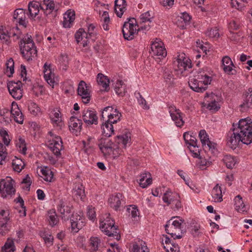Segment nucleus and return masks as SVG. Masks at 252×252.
<instances>
[{
    "instance_id": "obj_53",
    "label": "nucleus",
    "mask_w": 252,
    "mask_h": 252,
    "mask_svg": "<svg viewBox=\"0 0 252 252\" xmlns=\"http://www.w3.org/2000/svg\"><path fill=\"white\" fill-rule=\"evenodd\" d=\"M163 76L165 81L167 83H170L171 79L173 78V75L171 69L166 67L163 68Z\"/></svg>"
},
{
    "instance_id": "obj_39",
    "label": "nucleus",
    "mask_w": 252,
    "mask_h": 252,
    "mask_svg": "<svg viewBox=\"0 0 252 252\" xmlns=\"http://www.w3.org/2000/svg\"><path fill=\"white\" fill-rule=\"evenodd\" d=\"M238 133L243 143L249 145L252 142V130L248 132L241 131Z\"/></svg>"
},
{
    "instance_id": "obj_19",
    "label": "nucleus",
    "mask_w": 252,
    "mask_h": 252,
    "mask_svg": "<svg viewBox=\"0 0 252 252\" xmlns=\"http://www.w3.org/2000/svg\"><path fill=\"white\" fill-rule=\"evenodd\" d=\"M240 111L246 112L252 109V88H249L243 95V101L240 105Z\"/></svg>"
},
{
    "instance_id": "obj_5",
    "label": "nucleus",
    "mask_w": 252,
    "mask_h": 252,
    "mask_svg": "<svg viewBox=\"0 0 252 252\" xmlns=\"http://www.w3.org/2000/svg\"><path fill=\"white\" fill-rule=\"evenodd\" d=\"M184 220L179 217H174L165 225V231L174 239H180L182 237V223Z\"/></svg>"
},
{
    "instance_id": "obj_51",
    "label": "nucleus",
    "mask_w": 252,
    "mask_h": 252,
    "mask_svg": "<svg viewBox=\"0 0 252 252\" xmlns=\"http://www.w3.org/2000/svg\"><path fill=\"white\" fill-rule=\"evenodd\" d=\"M131 252H149V250L147 247L144 245L139 246L134 244L131 249Z\"/></svg>"
},
{
    "instance_id": "obj_35",
    "label": "nucleus",
    "mask_w": 252,
    "mask_h": 252,
    "mask_svg": "<svg viewBox=\"0 0 252 252\" xmlns=\"http://www.w3.org/2000/svg\"><path fill=\"white\" fill-rule=\"evenodd\" d=\"M46 220L49 224L52 227L55 226L58 223L59 220L54 209H51L48 211Z\"/></svg>"
},
{
    "instance_id": "obj_28",
    "label": "nucleus",
    "mask_w": 252,
    "mask_h": 252,
    "mask_svg": "<svg viewBox=\"0 0 252 252\" xmlns=\"http://www.w3.org/2000/svg\"><path fill=\"white\" fill-rule=\"evenodd\" d=\"M50 117L54 126L58 127L60 128L62 127L63 123L61 116V113L58 110L54 109L51 112Z\"/></svg>"
},
{
    "instance_id": "obj_20",
    "label": "nucleus",
    "mask_w": 252,
    "mask_h": 252,
    "mask_svg": "<svg viewBox=\"0 0 252 252\" xmlns=\"http://www.w3.org/2000/svg\"><path fill=\"white\" fill-rule=\"evenodd\" d=\"M90 37L91 36H89L88 33L83 29H80L75 34V38L77 43L80 44V45H82L84 47L89 46L90 43L89 40Z\"/></svg>"
},
{
    "instance_id": "obj_31",
    "label": "nucleus",
    "mask_w": 252,
    "mask_h": 252,
    "mask_svg": "<svg viewBox=\"0 0 252 252\" xmlns=\"http://www.w3.org/2000/svg\"><path fill=\"white\" fill-rule=\"evenodd\" d=\"M126 2L125 0H115L114 10L117 16L121 17L126 10Z\"/></svg>"
},
{
    "instance_id": "obj_55",
    "label": "nucleus",
    "mask_w": 252,
    "mask_h": 252,
    "mask_svg": "<svg viewBox=\"0 0 252 252\" xmlns=\"http://www.w3.org/2000/svg\"><path fill=\"white\" fill-rule=\"evenodd\" d=\"M58 211L63 215H65V213L69 214L70 213V209L68 206H65L63 202L61 200L58 205Z\"/></svg>"
},
{
    "instance_id": "obj_57",
    "label": "nucleus",
    "mask_w": 252,
    "mask_h": 252,
    "mask_svg": "<svg viewBox=\"0 0 252 252\" xmlns=\"http://www.w3.org/2000/svg\"><path fill=\"white\" fill-rule=\"evenodd\" d=\"M207 108L211 111H218L220 109V106L219 103L214 100L208 104Z\"/></svg>"
},
{
    "instance_id": "obj_9",
    "label": "nucleus",
    "mask_w": 252,
    "mask_h": 252,
    "mask_svg": "<svg viewBox=\"0 0 252 252\" xmlns=\"http://www.w3.org/2000/svg\"><path fill=\"white\" fill-rule=\"evenodd\" d=\"M134 18H130L128 21L125 22L122 29L123 36L125 39L130 40L133 38L134 34L137 33L138 26L134 23Z\"/></svg>"
},
{
    "instance_id": "obj_43",
    "label": "nucleus",
    "mask_w": 252,
    "mask_h": 252,
    "mask_svg": "<svg viewBox=\"0 0 252 252\" xmlns=\"http://www.w3.org/2000/svg\"><path fill=\"white\" fill-rule=\"evenodd\" d=\"M116 93L120 96H124L126 93V86L122 80H118L115 85Z\"/></svg>"
},
{
    "instance_id": "obj_10",
    "label": "nucleus",
    "mask_w": 252,
    "mask_h": 252,
    "mask_svg": "<svg viewBox=\"0 0 252 252\" xmlns=\"http://www.w3.org/2000/svg\"><path fill=\"white\" fill-rule=\"evenodd\" d=\"M21 32L17 26L11 29L9 32L4 31L0 28V39L7 45L10 43V37H13V40H16L21 38Z\"/></svg>"
},
{
    "instance_id": "obj_36",
    "label": "nucleus",
    "mask_w": 252,
    "mask_h": 252,
    "mask_svg": "<svg viewBox=\"0 0 252 252\" xmlns=\"http://www.w3.org/2000/svg\"><path fill=\"white\" fill-rule=\"evenodd\" d=\"M211 194L214 202H220L222 201V191L219 184H217L213 189Z\"/></svg>"
},
{
    "instance_id": "obj_26",
    "label": "nucleus",
    "mask_w": 252,
    "mask_h": 252,
    "mask_svg": "<svg viewBox=\"0 0 252 252\" xmlns=\"http://www.w3.org/2000/svg\"><path fill=\"white\" fill-rule=\"evenodd\" d=\"M82 122L75 117H71L69 122V127L70 130L73 133L78 135V133L80 132L81 129Z\"/></svg>"
},
{
    "instance_id": "obj_4",
    "label": "nucleus",
    "mask_w": 252,
    "mask_h": 252,
    "mask_svg": "<svg viewBox=\"0 0 252 252\" xmlns=\"http://www.w3.org/2000/svg\"><path fill=\"white\" fill-rule=\"evenodd\" d=\"M99 227L102 231L109 237H114L116 240L120 239L121 236L117 232V227L114 221L110 218V214H106L100 220Z\"/></svg>"
},
{
    "instance_id": "obj_32",
    "label": "nucleus",
    "mask_w": 252,
    "mask_h": 252,
    "mask_svg": "<svg viewBox=\"0 0 252 252\" xmlns=\"http://www.w3.org/2000/svg\"><path fill=\"white\" fill-rule=\"evenodd\" d=\"M44 76L45 80L50 86H54L55 83L54 81V74L51 71L50 65H48L46 63L44 65Z\"/></svg>"
},
{
    "instance_id": "obj_15",
    "label": "nucleus",
    "mask_w": 252,
    "mask_h": 252,
    "mask_svg": "<svg viewBox=\"0 0 252 252\" xmlns=\"http://www.w3.org/2000/svg\"><path fill=\"white\" fill-rule=\"evenodd\" d=\"M78 94L81 97L84 103H88L91 99V91L87 84L84 81H81L79 83L77 89Z\"/></svg>"
},
{
    "instance_id": "obj_27",
    "label": "nucleus",
    "mask_w": 252,
    "mask_h": 252,
    "mask_svg": "<svg viewBox=\"0 0 252 252\" xmlns=\"http://www.w3.org/2000/svg\"><path fill=\"white\" fill-rule=\"evenodd\" d=\"M102 123L101 126L102 134L106 137H110L114 134V130L113 124L116 123H111L109 121L104 120L102 121Z\"/></svg>"
},
{
    "instance_id": "obj_1",
    "label": "nucleus",
    "mask_w": 252,
    "mask_h": 252,
    "mask_svg": "<svg viewBox=\"0 0 252 252\" xmlns=\"http://www.w3.org/2000/svg\"><path fill=\"white\" fill-rule=\"evenodd\" d=\"M130 133L126 132L117 137L113 142L109 137L101 138L98 142V147L104 156L110 155L112 153L114 157L122 154L121 148H126L127 145H130Z\"/></svg>"
},
{
    "instance_id": "obj_34",
    "label": "nucleus",
    "mask_w": 252,
    "mask_h": 252,
    "mask_svg": "<svg viewBox=\"0 0 252 252\" xmlns=\"http://www.w3.org/2000/svg\"><path fill=\"white\" fill-rule=\"evenodd\" d=\"M75 12L71 10H67L64 15L63 25L64 28H70L75 19Z\"/></svg>"
},
{
    "instance_id": "obj_30",
    "label": "nucleus",
    "mask_w": 252,
    "mask_h": 252,
    "mask_svg": "<svg viewBox=\"0 0 252 252\" xmlns=\"http://www.w3.org/2000/svg\"><path fill=\"white\" fill-rule=\"evenodd\" d=\"M180 198V196L176 193H173L171 190L168 189L163 194L162 197L163 201L166 203L167 205H172L176 200Z\"/></svg>"
},
{
    "instance_id": "obj_45",
    "label": "nucleus",
    "mask_w": 252,
    "mask_h": 252,
    "mask_svg": "<svg viewBox=\"0 0 252 252\" xmlns=\"http://www.w3.org/2000/svg\"><path fill=\"white\" fill-rule=\"evenodd\" d=\"M100 243V239L97 237H92L90 239V250L91 252L97 251Z\"/></svg>"
},
{
    "instance_id": "obj_23",
    "label": "nucleus",
    "mask_w": 252,
    "mask_h": 252,
    "mask_svg": "<svg viewBox=\"0 0 252 252\" xmlns=\"http://www.w3.org/2000/svg\"><path fill=\"white\" fill-rule=\"evenodd\" d=\"M10 113L14 121L20 124H22L24 121V115L19 109L17 103L13 102L11 104Z\"/></svg>"
},
{
    "instance_id": "obj_17",
    "label": "nucleus",
    "mask_w": 252,
    "mask_h": 252,
    "mask_svg": "<svg viewBox=\"0 0 252 252\" xmlns=\"http://www.w3.org/2000/svg\"><path fill=\"white\" fill-rule=\"evenodd\" d=\"M232 126L238 133L245 131L248 132L252 130V122L250 118L247 117L240 119L238 124L235 125L233 123Z\"/></svg>"
},
{
    "instance_id": "obj_25",
    "label": "nucleus",
    "mask_w": 252,
    "mask_h": 252,
    "mask_svg": "<svg viewBox=\"0 0 252 252\" xmlns=\"http://www.w3.org/2000/svg\"><path fill=\"white\" fill-rule=\"evenodd\" d=\"M39 6L40 9L46 16L51 14L55 9V3L51 0H43L39 4Z\"/></svg>"
},
{
    "instance_id": "obj_62",
    "label": "nucleus",
    "mask_w": 252,
    "mask_h": 252,
    "mask_svg": "<svg viewBox=\"0 0 252 252\" xmlns=\"http://www.w3.org/2000/svg\"><path fill=\"white\" fill-rule=\"evenodd\" d=\"M14 62L12 59H9L6 63V72H8L9 71L10 74H12L14 72Z\"/></svg>"
},
{
    "instance_id": "obj_38",
    "label": "nucleus",
    "mask_w": 252,
    "mask_h": 252,
    "mask_svg": "<svg viewBox=\"0 0 252 252\" xmlns=\"http://www.w3.org/2000/svg\"><path fill=\"white\" fill-rule=\"evenodd\" d=\"M190 19V16L187 13H182L181 16L178 20V26L182 29H185L186 26L189 24Z\"/></svg>"
},
{
    "instance_id": "obj_41",
    "label": "nucleus",
    "mask_w": 252,
    "mask_h": 252,
    "mask_svg": "<svg viewBox=\"0 0 252 252\" xmlns=\"http://www.w3.org/2000/svg\"><path fill=\"white\" fill-rule=\"evenodd\" d=\"M39 4L37 2H31L29 3L28 10L30 16L32 18L35 17L39 12Z\"/></svg>"
},
{
    "instance_id": "obj_13",
    "label": "nucleus",
    "mask_w": 252,
    "mask_h": 252,
    "mask_svg": "<svg viewBox=\"0 0 252 252\" xmlns=\"http://www.w3.org/2000/svg\"><path fill=\"white\" fill-rule=\"evenodd\" d=\"M199 137L204 148L208 149L212 153L217 152V144L209 140V135L205 130L202 129L199 131Z\"/></svg>"
},
{
    "instance_id": "obj_3",
    "label": "nucleus",
    "mask_w": 252,
    "mask_h": 252,
    "mask_svg": "<svg viewBox=\"0 0 252 252\" xmlns=\"http://www.w3.org/2000/svg\"><path fill=\"white\" fill-rule=\"evenodd\" d=\"M20 39L19 46L23 57L28 61L32 60L37 55L36 48L32 36L27 34Z\"/></svg>"
},
{
    "instance_id": "obj_40",
    "label": "nucleus",
    "mask_w": 252,
    "mask_h": 252,
    "mask_svg": "<svg viewBox=\"0 0 252 252\" xmlns=\"http://www.w3.org/2000/svg\"><path fill=\"white\" fill-rule=\"evenodd\" d=\"M222 63L224 72L230 73L232 70V66H233V63L231 59L228 56L223 57L222 59Z\"/></svg>"
},
{
    "instance_id": "obj_61",
    "label": "nucleus",
    "mask_w": 252,
    "mask_h": 252,
    "mask_svg": "<svg viewBox=\"0 0 252 252\" xmlns=\"http://www.w3.org/2000/svg\"><path fill=\"white\" fill-rule=\"evenodd\" d=\"M14 202H16V203H19L20 204V207H21V208L23 209V216H26V207L24 205V201L22 197L20 195H19V196L17 198L14 199Z\"/></svg>"
},
{
    "instance_id": "obj_44",
    "label": "nucleus",
    "mask_w": 252,
    "mask_h": 252,
    "mask_svg": "<svg viewBox=\"0 0 252 252\" xmlns=\"http://www.w3.org/2000/svg\"><path fill=\"white\" fill-rule=\"evenodd\" d=\"M42 174L41 177L47 182H51L53 177L52 171L47 167H43L41 169Z\"/></svg>"
},
{
    "instance_id": "obj_60",
    "label": "nucleus",
    "mask_w": 252,
    "mask_h": 252,
    "mask_svg": "<svg viewBox=\"0 0 252 252\" xmlns=\"http://www.w3.org/2000/svg\"><path fill=\"white\" fill-rule=\"evenodd\" d=\"M75 194L78 196L81 199H82L85 196V189L82 185H80L77 187V189L74 190Z\"/></svg>"
},
{
    "instance_id": "obj_52",
    "label": "nucleus",
    "mask_w": 252,
    "mask_h": 252,
    "mask_svg": "<svg viewBox=\"0 0 252 252\" xmlns=\"http://www.w3.org/2000/svg\"><path fill=\"white\" fill-rule=\"evenodd\" d=\"M5 149L3 144L0 143V164L2 165L6 162L7 153L4 151Z\"/></svg>"
},
{
    "instance_id": "obj_24",
    "label": "nucleus",
    "mask_w": 252,
    "mask_h": 252,
    "mask_svg": "<svg viewBox=\"0 0 252 252\" xmlns=\"http://www.w3.org/2000/svg\"><path fill=\"white\" fill-rule=\"evenodd\" d=\"M14 22L18 23L19 25L23 26L25 28L27 26L26 16L25 10L22 8L17 9L13 14Z\"/></svg>"
},
{
    "instance_id": "obj_64",
    "label": "nucleus",
    "mask_w": 252,
    "mask_h": 252,
    "mask_svg": "<svg viewBox=\"0 0 252 252\" xmlns=\"http://www.w3.org/2000/svg\"><path fill=\"white\" fill-rule=\"evenodd\" d=\"M22 184H26L25 188L27 190H30V186L32 184V181L30 177L29 176V175H27L26 177L23 179Z\"/></svg>"
},
{
    "instance_id": "obj_16",
    "label": "nucleus",
    "mask_w": 252,
    "mask_h": 252,
    "mask_svg": "<svg viewBox=\"0 0 252 252\" xmlns=\"http://www.w3.org/2000/svg\"><path fill=\"white\" fill-rule=\"evenodd\" d=\"M70 221L71 229L74 232H77L85 225L84 218L81 213L73 214Z\"/></svg>"
},
{
    "instance_id": "obj_47",
    "label": "nucleus",
    "mask_w": 252,
    "mask_h": 252,
    "mask_svg": "<svg viewBox=\"0 0 252 252\" xmlns=\"http://www.w3.org/2000/svg\"><path fill=\"white\" fill-rule=\"evenodd\" d=\"M16 146L18 150L22 154H26L27 147L25 139L21 136H19L16 142Z\"/></svg>"
},
{
    "instance_id": "obj_42",
    "label": "nucleus",
    "mask_w": 252,
    "mask_h": 252,
    "mask_svg": "<svg viewBox=\"0 0 252 252\" xmlns=\"http://www.w3.org/2000/svg\"><path fill=\"white\" fill-rule=\"evenodd\" d=\"M235 209L238 212L243 213L246 211V206L244 204L242 198L240 195H238L235 198Z\"/></svg>"
},
{
    "instance_id": "obj_12",
    "label": "nucleus",
    "mask_w": 252,
    "mask_h": 252,
    "mask_svg": "<svg viewBox=\"0 0 252 252\" xmlns=\"http://www.w3.org/2000/svg\"><path fill=\"white\" fill-rule=\"evenodd\" d=\"M49 133L52 137L49 141V148L57 157H60L61 155V151L63 149V142L61 138L59 136L54 135L52 132Z\"/></svg>"
},
{
    "instance_id": "obj_14",
    "label": "nucleus",
    "mask_w": 252,
    "mask_h": 252,
    "mask_svg": "<svg viewBox=\"0 0 252 252\" xmlns=\"http://www.w3.org/2000/svg\"><path fill=\"white\" fill-rule=\"evenodd\" d=\"M150 52L153 56H160L162 58L165 57L167 54L163 42L158 39H156L151 44Z\"/></svg>"
},
{
    "instance_id": "obj_49",
    "label": "nucleus",
    "mask_w": 252,
    "mask_h": 252,
    "mask_svg": "<svg viewBox=\"0 0 252 252\" xmlns=\"http://www.w3.org/2000/svg\"><path fill=\"white\" fill-rule=\"evenodd\" d=\"M152 183V179L150 177L147 178V174L143 173L141 175L139 179V185L143 188L147 187Z\"/></svg>"
},
{
    "instance_id": "obj_18",
    "label": "nucleus",
    "mask_w": 252,
    "mask_h": 252,
    "mask_svg": "<svg viewBox=\"0 0 252 252\" xmlns=\"http://www.w3.org/2000/svg\"><path fill=\"white\" fill-rule=\"evenodd\" d=\"M169 112L176 126L178 127H182L184 124V121L183 120L182 114L180 110L174 106H171L169 107Z\"/></svg>"
},
{
    "instance_id": "obj_33",
    "label": "nucleus",
    "mask_w": 252,
    "mask_h": 252,
    "mask_svg": "<svg viewBox=\"0 0 252 252\" xmlns=\"http://www.w3.org/2000/svg\"><path fill=\"white\" fill-rule=\"evenodd\" d=\"M97 82L101 86L102 91L108 92L109 90V79L108 77L101 73H99L97 77Z\"/></svg>"
},
{
    "instance_id": "obj_6",
    "label": "nucleus",
    "mask_w": 252,
    "mask_h": 252,
    "mask_svg": "<svg viewBox=\"0 0 252 252\" xmlns=\"http://www.w3.org/2000/svg\"><path fill=\"white\" fill-rule=\"evenodd\" d=\"M15 181L10 177L5 179H2L0 181V193L3 198L8 196H12L15 193V189L14 187Z\"/></svg>"
},
{
    "instance_id": "obj_11",
    "label": "nucleus",
    "mask_w": 252,
    "mask_h": 252,
    "mask_svg": "<svg viewBox=\"0 0 252 252\" xmlns=\"http://www.w3.org/2000/svg\"><path fill=\"white\" fill-rule=\"evenodd\" d=\"M21 81H10L7 83L9 94L15 99L20 100L23 96V90Z\"/></svg>"
},
{
    "instance_id": "obj_46",
    "label": "nucleus",
    "mask_w": 252,
    "mask_h": 252,
    "mask_svg": "<svg viewBox=\"0 0 252 252\" xmlns=\"http://www.w3.org/2000/svg\"><path fill=\"white\" fill-rule=\"evenodd\" d=\"M12 165L14 170L18 172H20L25 166V163L22 159L16 157L13 159Z\"/></svg>"
},
{
    "instance_id": "obj_58",
    "label": "nucleus",
    "mask_w": 252,
    "mask_h": 252,
    "mask_svg": "<svg viewBox=\"0 0 252 252\" xmlns=\"http://www.w3.org/2000/svg\"><path fill=\"white\" fill-rule=\"evenodd\" d=\"M40 236L44 239V241L45 243L50 244L51 245L53 244V237L49 233H46L45 232H41Z\"/></svg>"
},
{
    "instance_id": "obj_22",
    "label": "nucleus",
    "mask_w": 252,
    "mask_h": 252,
    "mask_svg": "<svg viewBox=\"0 0 252 252\" xmlns=\"http://www.w3.org/2000/svg\"><path fill=\"white\" fill-rule=\"evenodd\" d=\"M241 142V139L239 136V133L235 130L233 127L232 132H229L227 138V144L232 149H235L240 142Z\"/></svg>"
},
{
    "instance_id": "obj_7",
    "label": "nucleus",
    "mask_w": 252,
    "mask_h": 252,
    "mask_svg": "<svg viewBox=\"0 0 252 252\" xmlns=\"http://www.w3.org/2000/svg\"><path fill=\"white\" fill-rule=\"evenodd\" d=\"M121 116V113L117 108H114L112 106H107L103 109L100 120H106L111 123H117L120 121Z\"/></svg>"
},
{
    "instance_id": "obj_56",
    "label": "nucleus",
    "mask_w": 252,
    "mask_h": 252,
    "mask_svg": "<svg viewBox=\"0 0 252 252\" xmlns=\"http://www.w3.org/2000/svg\"><path fill=\"white\" fill-rule=\"evenodd\" d=\"M29 110L32 115L36 116L40 112V109L36 103L31 102L29 104Z\"/></svg>"
},
{
    "instance_id": "obj_8",
    "label": "nucleus",
    "mask_w": 252,
    "mask_h": 252,
    "mask_svg": "<svg viewBox=\"0 0 252 252\" xmlns=\"http://www.w3.org/2000/svg\"><path fill=\"white\" fill-rule=\"evenodd\" d=\"M173 65L175 69L180 71L181 74L192 67L190 60L186 57L184 53L178 56L177 59L173 61Z\"/></svg>"
},
{
    "instance_id": "obj_54",
    "label": "nucleus",
    "mask_w": 252,
    "mask_h": 252,
    "mask_svg": "<svg viewBox=\"0 0 252 252\" xmlns=\"http://www.w3.org/2000/svg\"><path fill=\"white\" fill-rule=\"evenodd\" d=\"M154 17V13L152 11H148L142 14L140 16V20L142 22H151V20Z\"/></svg>"
},
{
    "instance_id": "obj_2",
    "label": "nucleus",
    "mask_w": 252,
    "mask_h": 252,
    "mask_svg": "<svg viewBox=\"0 0 252 252\" xmlns=\"http://www.w3.org/2000/svg\"><path fill=\"white\" fill-rule=\"evenodd\" d=\"M212 71L208 67L199 69L197 74L190 78L189 81L190 88L196 92L205 91L208 84H210L212 79Z\"/></svg>"
},
{
    "instance_id": "obj_29",
    "label": "nucleus",
    "mask_w": 252,
    "mask_h": 252,
    "mask_svg": "<svg viewBox=\"0 0 252 252\" xmlns=\"http://www.w3.org/2000/svg\"><path fill=\"white\" fill-rule=\"evenodd\" d=\"M122 198L123 195L120 193L111 195L108 199L110 207L115 210H117L120 206Z\"/></svg>"
},
{
    "instance_id": "obj_48",
    "label": "nucleus",
    "mask_w": 252,
    "mask_h": 252,
    "mask_svg": "<svg viewBox=\"0 0 252 252\" xmlns=\"http://www.w3.org/2000/svg\"><path fill=\"white\" fill-rule=\"evenodd\" d=\"M14 244L13 240L7 239L3 247L1 248L2 252H14L15 251Z\"/></svg>"
},
{
    "instance_id": "obj_59",
    "label": "nucleus",
    "mask_w": 252,
    "mask_h": 252,
    "mask_svg": "<svg viewBox=\"0 0 252 252\" xmlns=\"http://www.w3.org/2000/svg\"><path fill=\"white\" fill-rule=\"evenodd\" d=\"M206 36H207L209 37H211V38L219 37V30L217 28L208 30L206 32Z\"/></svg>"
},
{
    "instance_id": "obj_21",
    "label": "nucleus",
    "mask_w": 252,
    "mask_h": 252,
    "mask_svg": "<svg viewBox=\"0 0 252 252\" xmlns=\"http://www.w3.org/2000/svg\"><path fill=\"white\" fill-rule=\"evenodd\" d=\"M82 118L85 123L88 125H96L98 118L95 111L85 109L82 112Z\"/></svg>"
},
{
    "instance_id": "obj_50",
    "label": "nucleus",
    "mask_w": 252,
    "mask_h": 252,
    "mask_svg": "<svg viewBox=\"0 0 252 252\" xmlns=\"http://www.w3.org/2000/svg\"><path fill=\"white\" fill-rule=\"evenodd\" d=\"M222 160L226 166L229 169L232 168L236 163L235 160L230 155L225 156Z\"/></svg>"
},
{
    "instance_id": "obj_63",
    "label": "nucleus",
    "mask_w": 252,
    "mask_h": 252,
    "mask_svg": "<svg viewBox=\"0 0 252 252\" xmlns=\"http://www.w3.org/2000/svg\"><path fill=\"white\" fill-rule=\"evenodd\" d=\"M240 28L239 22L237 20H232L229 24V29L230 30H237Z\"/></svg>"
},
{
    "instance_id": "obj_37",
    "label": "nucleus",
    "mask_w": 252,
    "mask_h": 252,
    "mask_svg": "<svg viewBox=\"0 0 252 252\" xmlns=\"http://www.w3.org/2000/svg\"><path fill=\"white\" fill-rule=\"evenodd\" d=\"M197 139L194 136L190 138L188 143V148L190 151L193 154L194 157L197 158L199 156V150L197 145Z\"/></svg>"
}]
</instances>
